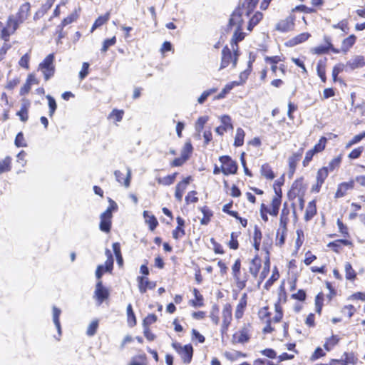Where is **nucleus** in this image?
Returning a JSON list of instances; mask_svg holds the SVG:
<instances>
[{"label": "nucleus", "instance_id": "obj_43", "mask_svg": "<svg viewBox=\"0 0 365 365\" xmlns=\"http://www.w3.org/2000/svg\"><path fill=\"white\" fill-rule=\"evenodd\" d=\"M339 341V339L337 336H331L330 338L327 339L325 344H324V347L327 350H331Z\"/></svg>", "mask_w": 365, "mask_h": 365}, {"label": "nucleus", "instance_id": "obj_28", "mask_svg": "<svg viewBox=\"0 0 365 365\" xmlns=\"http://www.w3.org/2000/svg\"><path fill=\"white\" fill-rule=\"evenodd\" d=\"M258 0H245L242 7H239L240 9H244V11L245 12L246 16H249L250 14L254 10L255 8Z\"/></svg>", "mask_w": 365, "mask_h": 365}, {"label": "nucleus", "instance_id": "obj_63", "mask_svg": "<svg viewBox=\"0 0 365 365\" xmlns=\"http://www.w3.org/2000/svg\"><path fill=\"white\" fill-rule=\"evenodd\" d=\"M197 192L196 191H190L187 193V196L185 197V202L187 204L190 202H197L198 200L197 197H196Z\"/></svg>", "mask_w": 365, "mask_h": 365}, {"label": "nucleus", "instance_id": "obj_53", "mask_svg": "<svg viewBox=\"0 0 365 365\" xmlns=\"http://www.w3.org/2000/svg\"><path fill=\"white\" fill-rule=\"evenodd\" d=\"M219 309L216 305H214L211 309L210 317L212 320V322L215 324L217 325L219 324Z\"/></svg>", "mask_w": 365, "mask_h": 365}, {"label": "nucleus", "instance_id": "obj_54", "mask_svg": "<svg viewBox=\"0 0 365 365\" xmlns=\"http://www.w3.org/2000/svg\"><path fill=\"white\" fill-rule=\"evenodd\" d=\"M207 120H208L207 116L200 117L195 123L196 131L200 133L202 131V130L203 129V127H204L205 124L207 122Z\"/></svg>", "mask_w": 365, "mask_h": 365}, {"label": "nucleus", "instance_id": "obj_13", "mask_svg": "<svg viewBox=\"0 0 365 365\" xmlns=\"http://www.w3.org/2000/svg\"><path fill=\"white\" fill-rule=\"evenodd\" d=\"M190 180L191 177L189 176L177 184L175 187V197L178 202L182 201L183 193L186 190L187 186L190 183Z\"/></svg>", "mask_w": 365, "mask_h": 365}, {"label": "nucleus", "instance_id": "obj_42", "mask_svg": "<svg viewBox=\"0 0 365 365\" xmlns=\"http://www.w3.org/2000/svg\"><path fill=\"white\" fill-rule=\"evenodd\" d=\"M127 316H128V323L130 327H133L136 324V319L135 314L133 311L132 305L129 304L127 306Z\"/></svg>", "mask_w": 365, "mask_h": 365}, {"label": "nucleus", "instance_id": "obj_47", "mask_svg": "<svg viewBox=\"0 0 365 365\" xmlns=\"http://www.w3.org/2000/svg\"><path fill=\"white\" fill-rule=\"evenodd\" d=\"M220 119L222 123V126H223L225 129H227V130L233 129L231 118L229 115H222L220 116Z\"/></svg>", "mask_w": 365, "mask_h": 365}, {"label": "nucleus", "instance_id": "obj_31", "mask_svg": "<svg viewBox=\"0 0 365 365\" xmlns=\"http://www.w3.org/2000/svg\"><path fill=\"white\" fill-rule=\"evenodd\" d=\"M328 175V168L323 167L318 170L317 175V181L318 182V187H322Z\"/></svg>", "mask_w": 365, "mask_h": 365}, {"label": "nucleus", "instance_id": "obj_34", "mask_svg": "<svg viewBox=\"0 0 365 365\" xmlns=\"http://www.w3.org/2000/svg\"><path fill=\"white\" fill-rule=\"evenodd\" d=\"M61 310L57 308L56 307H53V323L58 330V334H61V324L59 321V317L61 314Z\"/></svg>", "mask_w": 365, "mask_h": 365}, {"label": "nucleus", "instance_id": "obj_11", "mask_svg": "<svg viewBox=\"0 0 365 365\" xmlns=\"http://www.w3.org/2000/svg\"><path fill=\"white\" fill-rule=\"evenodd\" d=\"M294 17L289 16L285 19L281 20L276 25V30L281 32H287L294 29Z\"/></svg>", "mask_w": 365, "mask_h": 365}, {"label": "nucleus", "instance_id": "obj_20", "mask_svg": "<svg viewBox=\"0 0 365 365\" xmlns=\"http://www.w3.org/2000/svg\"><path fill=\"white\" fill-rule=\"evenodd\" d=\"M30 106V102L28 100L24 99L21 103L20 110L17 113L21 121L25 122L28 120V111Z\"/></svg>", "mask_w": 365, "mask_h": 365}, {"label": "nucleus", "instance_id": "obj_49", "mask_svg": "<svg viewBox=\"0 0 365 365\" xmlns=\"http://www.w3.org/2000/svg\"><path fill=\"white\" fill-rule=\"evenodd\" d=\"M332 27L334 29H341L345 34H348L349 31L348 21L346 19H344L339 22L338 24L332 25Z\"/></svg>", "mask_w": 365, "mask_h": 365}, {"label": "nucleus", "instance_id": "obj_61", "mask_svg": "<svg viewBox=\"0 0 365 365\" xmlns=\"http://www.w3.org/2000/svg\"><path fill=\"white\" fill-rule=\"evenodd\" d=\"M157 320V316L154 314H148L143 320V327H148L149 325L153 324Z\"/></svg>", "mask_w": 365, "mask_h": 365}, {"label": "nucleus", "instance_id": "obj_3", "mask_svg": "<svg viewBox=\"0 0 365 365\" xmlns=\"http://www.w3.org/2000/svg\"><path fill=\"white\" fill-rule=\"evenodd\" d=\"M54 56L51 53L39 64L38 70L41 71L46 81H48L53 76L55 67L53 65Z\"/></svg>", "mask_w": 365, "mask_h": 365}, {"label": "nucleus", "instance_id": "obj_1", "mask_svg": "<svg viewBox=\"0 0 365 365\" xmlns=\"http://www.w3.org/2000/svg\"><path fill=\"white\" fill-rule=\"evenodd\" d=\"M30 9L31 5L29 2L21 4L15 15L11 14L8 16L9 24V27H11V29L14 30L16 32L19 26L29 18L30 15Z\"/></svg>", "mask_w": 365, "mask_h": 365}, {"label": "nucleus", "instance_id": "obj_32", "mask_svg": "<svg viewBox=\"0 0 365 365\" xmlns=\"http://www.w3.org/2000/svg\"><path fill=\"white\" fill-rule=\"evenodd\" d=\"M177 175L178 173H175L164 178H158L156 180L159 184L163 185H170L175 182Z\"/></svg>", "mask_w": 365, "mask_h": 365}, {"label": "nucleus", "instance_id": "obj_10", "mask_svg": "<svg viewBox=\"0 0 365 365\" xmlns=\"http://www.w3.org/2000/svg\"><path fill=\"white\" fill-rule=\"evenodd\" d=\"M324 41L326 42L325 45L318 46L312 48V52L319 55L327 53L329 49L335 53H339L340 52V50L333 47L329 37L324 36Z\"/></svg>", "mask_w": 365, "mask_h": 365}, {"label": "nucleus", "instance_id": "obj_4", "mask_svg": "<svg viewBox=\"0 0 365 365\" xmlns=\"http://www.w3.org/2000/svg\"><path fill=\"white\" fill-rule=\"evenodd\" d=\"M173 346L180 354L184 363H190L192 360L193 349L190 344L182 346L179 343H173Z\"/></svg>", "mask_w": 365, "mask_h": 365}, {"label": "nucleus", "instance_id": "obj_15", "mask_svg": "<svg viewBox=\"0 0 365 365\" xmlns=\"http://www.w3.org/2000/svg\"><path fill=\"white\" fill-rule=\"evenodd\" d=\"M126 175L125 177L124 175L119 170H115L114 172V175L115 177L116 180L123 185L125 187H128L130 186V180H131V170L130 168H126Z\"/></svg>", "mask_w": 365, "mask_h": 365}, {"label": "nucleus", "instance_id": "obj_37", "mask_svg": "<svg viewBox=\"0 0 365 365\" xmlns=\"http://www.w3.org/2000/svg\"><path fill=\"white\" fill-rule=\"evenodd\" d=\"M245 135V134L243 129H242L241 128H238L236 130L234 145L236 147L242 145L244 143Z\"/></svg>", "mask_w": 365, "mask_h": 365}, {"label": "nucleus", "instance_id": "obj_41", "mask_svg": "<svg viewBox=\"0 0 365 365\" xmlns=\"http://www.w3.org/2000/svg\"><path fill=\"white\" fill-rule=\"evenodd\" d=\"M109 17H110V14L108 12L106 13L105 15L103 16H99L94 22L93 26H92V29H91V32H93L96 29H97L98 27L102 26L103 24H104L106 22H107L109 19Z\"/></svg>", "mask_w": 365, "mask_h": 365}, {"label": "nucleus", "instance_id": "obj_44", "mask_svg": "<svg viewBox=\"0 0 365 365\" xmlns=\"http://www.w3.org/2000/svg\"><path fill=\"white\" fill-rule=\"evenodd\" d=\"M201 211L203 214V217L201 219L200 223L202 225H207L210 220V217L212 215V213L209 209H207V207H202Z\"/></svg>", "mask_w": 365, "mask_h": 365}, {"label": "nucleus", "instance_id": "obj_9", "mask_svg": "<svg viewBox=\"0 0 365 365\" xmlns=\"http://www.w3.org/2000/svg\"><path fill=\"white\" fill-rule=\"evenodd\" d=\"M244 14H245L244 9L237 8L235 9L230 19L229 26L230 27L235 26V28L240 29L243 23L242 16Z\"/></svg>", "mask_w": 365, "mask_h": 365}, {"label": "nucleus", "instance_id": "obj_60", "mask_svg": "<svg viewBox=\"0 0 365 365\" xmlns=\"http://www.w3.org/2000/svg\"><path fill=\"white\" fill-rule=\"evenodd\" d=\"M344 67V64L339 63V64L336 65L333 68V70H332V78H333L334 81H337V76L343 71Z\"/></svg>", "mask_w": 365, "mask_h": 365}, {"label": "nucleus", "instance_id": "obj_23", "mask_svg": "<svg viewBox=\"0 0 365 365\" xmlns=\"http://www.w3.org/2000/svg\"><path fill=\"white\" fill-rule=\"evenodd\" d=\"M240 85V83L237 81H232L225 85L222 91L215 97V100L222 99L225 97V96L235 86Z\"/></svg>", "mask_w": 365, "mask_h": 365}, {"label": "nucleus", "instance_id": "obj_57", "mask_svg": "<svg viewBox=\"0 0 365 365\" xmlns=\"http://www.w3.org/2000/svg\"><path fill=\"white\" fill-rule=\"evenodd\" d=\"M192 147L190 143H186L181 150L180 156L184 158L186 160L189 158V155L192 152Z\"/></svg>", "mask_w": 365, "mask_h": 365}, {"label": "nucleus", "instance_id": "obj_16", "mask_svg": "<svg viewBox=\"0 0 365 365\" xmlns=\"http://www.w3.org/2000/svg\"><path fill=\"white\" fill-rule=\"evenodd\" d=\"M138 286L140 293L143 294L146 292L147 289H153L155 287V282H150L148 278L144 277H138Z\"/></svg>", "mask_w": 365, "mask_h": 365}, {"label": "nucleus", "instance_id": "obj_18", "mask_svg": "<svg viewBox=\"0 0 365 365\" xmlns=\"http://www.w3.org/2000/svg\"><path fill=\"white\" fill-rule=\"evenodd\" d=\"M281 195L277 192L276 195L273 197L271 203L270 209L267 210V212L273 216H277L279 212V209L281 205Z\"/></svg>", "mask_w": 365, "mask_h": 365}, {"label": "nucleus", "instance_id": "obj_26", "mask_svg": "<svg viewBox=\"0 0 365 365\" xmlns=\"http://www.w3.org/2000/svg\"><path fill=\"white\" fill-rule=\"evenodd\" d=\"M316 212L317 209L314 202H309L306 208L304 220L309 221L316 215Z\"/></svg>", "mask_w": 365, "mask_h": 365}, {"label": "nucleus", "instance_id": "obj_21", "mask_svg": "<svg viewBox=\"0 0 365 365\" xmlns=\"http://www.w3.org/2000/svg\"><path fill=\"white\" fill-rule=\"evenodd\" d=\"M245 33L242 32V28L240 29H238L237 28L235 29V31L232 36V49L233 51L237 50V43L241 41L245 38Z\"/></svg>", "mask_w": 365, "mask_h": 365}, {"label": "nucleus", "instance_id": "obj_62", "mask_svg": "<svg viewBox=\"0 0 365 365\" xmlns=\"http://www.w3.org/2000/svg\"><path fill=\"white\" fill-rule=\"evenodd\" d=\"M123 110L114 109L110 114L109 118L115 119L117 122H120L123 118Z\"/></svg>", "mask_w": 365, "mask_h": 365}, {"label": "nucleus", "instance_id": "obj_8", "mask_svg": "<svg viewBox=\"0 0 365 365\" xmlns=\"http://www.w3.org/2000/svg\"><path fill=\"white\" fill-rule=\"evenodd\" d=\"M222 324L221 327L222 334L227 332L228 327L232 321V307L229 304H226L222 312Z\"/></svg>", "mask_w": 365, "mask_h": 365}, {"label": "nucleus", "instance_id": "obj_35", "mask_svg": "<svg viewBox=\"0 0 365 365\" xmlns=\"http://www.w3.org/2000/svg\"><path fill=\"white\" fill-rule=\"evenodd\" d=\"M261 174L268 180H273L275 177L271 167L268 164H264L261 167Z\"/></svg>", "mask_w": 365, "mask_h": 365}, {"label": "nucleus", "instance_id": "obj_46", "mask_svg": "<svg viewBox=\"0 0 365 365\" xmlns=\"http://www.w3.org/2000/svg\"><path fill=\"white\" fill-rule=\"evenodd\" d=\"M327 138L325 137H322L319 139L318 143L316 144L314 147L311 150L314 152V154L322 152L325 148Z\"/></svg>", "mask_w": 365, "mask_h": 365}, {"label": "nucleus", "instance_id": "obj_22", "mask_svg": "<svg viewBox=\"0 0 365 365\" xmlns=\"http://www.w3.org/2000/svg\"><path fill=\"white\" fill-rule=\"evenodd\" d=\"M232 275L235 280L237 287L240 290L243 289L246 287V282L248 279L247 274L245 273V274L242 277L241 273L238 272L234 273Z\"/></svg>", "mask_w": 365, "mask_h": 365}, {"label": "nucleus", "instance_id": "obj_29", "mask_svg": "<svg viewBox=\"0 0 365 365\" xmlns=\"http://www.w3.org/2000/svg\"><path fill=\"white\" fill-rule=\"evenodd\" d=\"M365 65L364 58L361 56H357L347 63V66L351 69L363 67Z\"/></svg>", "mask_w": 365, "mask_h": 365}, {"label": "nucleus", "instance_id": "obj_14", "mask_svg": "<svg viewBox=\"0 0 365 365\" xmlns=\"http://www.w3.org/2000/svg\"><path fill=\"white\" fill-rule=\"evenodd\" d=\"M9 26V18H7L5 25L0 21V38L6 42H9L10 36L15 34V31Z\"/></svg>", "mask_w": 365, "mask_h": 365}, {"label": "nucleus", "instance_id": "obj_30", "mask_svg": "<svg viewBox=\"0 0 365 365\" xmlns=\"http://www.w3.org/2000/svg\"><path fill=\"white\" fill-rule=\"evenodd\" d=\"M341 245H349L351 242L346 240H338L328 244V247L331 248L334 252H339L341 249Z\"/></svg>", "mask_w": 365, "mask_h": 365}, {"label": "nucleus", "instance_id": "obj_19", "mask_svg": "<svg viewBox=\"0 0 365 365\" xmlns=\"http://www.w3.org/2000/svg\"><path fill=\"white\" fill-rule=\"evenodd\" d=\"M249 334L248 331L246 328H243L239 331L235 333L232 336V340L234 342L237 343H245L249 340Z\"/></svg>", "mask_w": 365, "mask_h": 365}, {"label": "nucleus", "instance_id": "obj_17", "mask_svg": "<svg viewBox=\"0 0 365 365\" xmlns=\"http://www.w3.org/2000/svg\"><path fill=\"white\" fill-rule=\"evenodd\" d=\"M354 187V181L351 180L349 182H342L338 185L337 190L335 194V197L339 198L344 196L346 192L349 190L353 189Z\"/></svg>", "mask_w": 365, "mask_h": 365}, {"label": "nucleus", "instance_id": "obj_33", "mask_svg": "<svg viewBox=\"0 0 365 365\" xmlns=\"http://www.w3.org/2000/svg\"><path fill=\"white\" fill-rule=\"evenodd\" d=\"M310 36V34L309 33L304 32L299 34L298 36H295L294 38H292L289 41V44L291 46H295L299 43H301L302 42H304L307 41Z\"/></svg>", "mask_w": 365, "mask_h": 365}, {"label": "nucleus", "instance_id": "obj_56", "mask_svg": "<svg viewBox=\"0 0 365 365\" xmlns=\"http://www.w3.org/2000/svg\"><path fill=\"white\" fill-rule=\"evenodd\" d=\"M341 155L337 156L336 158H334V159H332L329 162L328 166L327 167V168H328V170L333 171L335 168H338L341 163Z\"/></svg>", "mask_w": 365, "mask_h": 365}, {"label": "nucleus", "instance_id": "obj_27", "mask_svg": "<svg viewBox=\"0 0 365 365\" xmlns=\"http://www.w3.org/2000/svg\"><path fill=\"white\" fill-rule=\"evenodd\" d=\"M143 217L145 218V222L149 225L150 229L151 230H154L158 225V222L155 216L150 215L148 211H144Z\"/></svg>", "mask_w": 365, "mask_h": 365}, {"label": "nucleus", "instance_id": "obj_45", "mask_svg": "<svg viewBox=\"0 0 365 365\" xmlns=\"http://www.w3.org/2000/svg\"><path fill=\"white\" fill-rule=\"evenodd\" d=\"M217 88H212L208 89L207 91H205L204 92H202V93L200 95V96L197 98L198 103H200V104L204 103V102L207 100V98L212 93H215V92H217Z\"/></svg>", "mask_w": 365, "mask_h": 365}, {"label": "nucleus", "instance_id": "obj_51", "mask_svg": "<svg viewBox=\"0 0 365 365\" xmlns=\"http://www.w3.org/2000/svg\"><path fill=\"white\" fill-rule=\"evenodd\" d=\"M324 294L323 293H319L315 297V307L316 312L320 314L323 306Z\"/></svg>", "mask_w": 365, "mask_h": 365}, {"label": "nucleus", "instance_id": "obj_36", "mask_svg": "<svg viewBox=\"0 0 365 365\" xmlns=\"http://www.w3.org/2000/svg\"><path fill=\"white\" fill-rule=\"evenodd\" d=\"M11 158L6 156L5 158L0 160V174L9 172L11 170Z\"/></svg>", "mask_w": 365, "mask_h": 365}, {"label": "nucleus", "instance_id": "obj_2", "mask_svg": "<svg viewBox=\"0 0 365 365\" xmlns=\"http://www.w3.org/2000/svg\"><path fill=\"white\" fill-rule=\"evenodd\" d=\"M109 207L101 215L100 230L109 232L111 227L112 212L118 209V205L113 200L109 198Z\"/></svg>", "mask_w": 365, "mask_h": 365}, {"label": "nucleus", "instance_id": "obj_48", "mask_svg": "<svg viewBox=\"0 0 365 365\" xmlns=\"http://www.w3.org/2000/svg\"><path fill=\"white\" fill-rule=\"evenodd\" d=\"M46 98L48 100L49 107V116L52 117L56 110L57 105L55 99L50 95H47Z\"/></svg>", "mask_w": 365, "mask_h": 365}, {"label": "nucleus", "instance_id": "obj_38", "mask_svg": "<svg viewBox=\"0 0 365 365\" xmlns=\"http://www.w3.org/2000/svg\"><path fill=\"white\" fill-rule=\"evenodd\" d=\"M326 65L324 61L320 60L317 63V74L323 82L326 81Z\"/></svg>", "mask_w": 365, "mask_h": 365}, {"label": "nucleus", "instance_id": "obj_50", "mask_svg": "<svg viewBox=\"0 0 365 365\" xmlns=\"http://www.w3.org/2000/svg\"><path fill=\"white\" fill-rule=\"evenodd\" d=\"M344 269L346 272V278L347 279L352 280L356 277L355 271L353 269L349 262H346L345 264Z\"/></svg>", "mask_w": 365, "mask_h": 365}, {"label": "nucleus", "instance_id": "obj_6", "mask_svg": "<svg viewBox=\"0 0 365 365\" xmlns=\"http://www.w3.org/2000/svg\"><path fill=\"white\" fill-rule=\"evenodd\" d=\"M222 163V172L227 175L235 174L237 170V165L229 156H222L220 158Z\"/></svg>", "mask_w": 365, "mask_h": 365}, {"label": "nucleus", "instance_id": "obj_12", "mask_svg": "<svg viewBox=\"0 0 365 365\" xmlns=\"http://www.w3.org/2000/svg\"><path fill=\"white\" fill-rule=\"evenodd\" d=\"M304 152L303 148H300L297 153H293L288 160L289 162V175L292 176L295 172L297 165L300 160Z\"/></svg>", "mask_w": 365, "mask_h": 365}, {"label": "nucleus", "instance_id": "obj_25", "mask_svg": "<svg viewBox=\"0 0 365 365\" xmlns=\"http://www.w3.org/2000/svg\"><path fill=\"white\" fill-rule=\"evenodd\" d=\"M356 36L354 35H350L349 37L344 38L342 41L341 51L344 53L347 52L351 47L355 43Z\"/></svg>", "mask_w": 365, "mask_h": 365}, {"label": "nucleus", "instance_id": "obj_55", "mask_svg": "<svg viewBox=\"0 0 365 365\" xmlns=\"http://www.w3.org/2000/svg\"><path fill=\"white\" fill-rule=\"evenodd\" d=\"M98 327V320H94V321L91 322L87 328V331H86L87 335H88L90 336H93L97 331Z\"/></svg>", "mask_w": 365, "mask_h": 365}, {"label": "nucleus", "instance_id": "obj_52", "mask_svg": "<svg viewBox=\"0 0 365 365\" xmlns=\"http://www.w3.org/2000/svg\"><path fill=\"white\" fill-rule=\"evenodd\" d=\"M193 294H194V296L195 297V301H192V306L194 307H201L203 305V303H202V300H203V297L200 294L199 291L197 289H193Z\"/></svg>", "mask_w": 365, "mask_h": 365}, {"label": "nucleus", "instance_id": "obj_40", "mask_svg": "<svg viewBox=\"0 0 365 365\" xmlns=\"http://www.w3.org/2000/svg\"><path fill=\"white\" fill-rule=\"evenodd\" d=\"M262 14L261 12H256L255 15L250 19L247 29L250 31L253 27L255 26L262 19Z\"/></svg>", "mask_w": 365, "mask_h": 365}, {"label": "nucleus", "instance_id": "obj_64", "mask_svg": "<svg viewBox=\"0 0 365 365\" xmlns=\"http://www.w3.org/2000/svg\"><path fill=\"white\" fill-rule=\"evenodd\" d=\"M279 273L277 272H275L274 271L271 277L266 282V283L264 284L265 289H269V288L272 285L274 282L277 280V279L279 278Z\"/></svg>", "mask_w": 365, "mask_h": 365}, {"label": "nucleus", "instance_id": "obj_39", "mask_svg": "<svg viewBox=\"0 0 365 365\" xmlns=\"http://www.w3.org/2000/svg\"><path fill=\"white\" fill-rule=\"evenodd\" d=\"M225 356L230 361H234L240 357H246V354H244L239 351H226Z\"/></svg>", "mask_w": 365, "mask_h": 365}, {"label": "nucleus", "instance_id": "obj_7", "mask_svg": "<svg viewBox=\"0 0 365 365\" xmlns=\"http://www.w3.org/2000/svg\"><path fill=\"white\" fill-rule=\"evenodd\" d=\"M110 295L109 290L103 285V283L99 280L96 285L94 291L93 297L97 301V304L101 305L103 302L108 298Z\"/></svg>", "mask_w": 365, "mask_h": 365}, {"label": "nucleus", "instance_id": "obj_24", "mask_svg": "<svg viewBox=\"0 0 365 365\" xmlns=\"http://www.w3.org/2000/svg\"><path fill=\"white\" fill-rule=\"evenodd\" d=\"M261 267V259L256 256L250 262V272L253 275L254 277L257 276L259 268Z\"/></svg>", "mask_w": 365, "mask_h": 365}, {"label": "nucleus", "instance_id": "obj_58", "mask_svg": "<svg viewBox=\"0 0 365 365\" xmlns=\"http://www.w3.org/2000/svg\"><path fill=\"white\" fill-rule=\"evenodd\" d=\"M116 42L115 36L112 37L111 38L106 39L103 43V46L101 48L102 52H106L110 46H113Z\"/></svg>", "mask_w": 365, "mask_h": 365}, {"label": "nucleus", "instance_id": "obj_5", "mask_svg": "<svg viewBox=\"0 0 365 365\" xmlns=\"http://www.w3.org/2000/svg\"><path fill=\"white\" fill-rule=\"evenodd\" d=\"M237 50H235L234 55L232 54L230 49L227 47H225L222 51V61L220 69H222L229 66L230 63H232V67H235L237 61Z\"/></svg>", "mask_w": 365, "mask_h": 365}, {"label": "nucleus", "instance_id": "obj_59", "mask_svg": "<svg viewBox=\"0 0 365 365\" xmlns=\"http://www.w3.org/2000/svg\"><path fill=\"white\" fill-rule=\"evenodd\" d=\"M364 138H365V131L354 136L353 138L347 143L346 147L349 148L351 145L360 142Z\"/></svg>", "mask_w": 365, "mask_h": 365}]
</instances>
